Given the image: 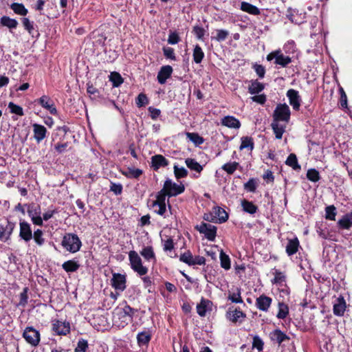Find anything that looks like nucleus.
Returning a JSON list of instances; mask_svg holds the SVG:
<instances>
[{
  "instance_id": "f257e3e1",
  "label": "nucleus",
  "mask_w": 352,
  "mask_h": 352,
  "mask_svg": "<svg viewBox=\"0 0 352 352\" xmlns=\"http://www.w3.org/2000/svg\"><path fill=\"white\" fill-rule=\"evenodd\" d=\"M138 312V309L131 307L125 304L123 307H118L114 314V320L118 322L116 319L120 321L119 326L124 327L133 322L134 315Z\"/></svg>"
},
{
  "instance_id": "f03ea898",
  "label": "nucleus",
  "mask_w": 352,
  "mask_h": 352,
  "mask_svg": "<svg viewBox=\"0 0 352 352\" xmlns=\"http://www.w3.org/2000/svg\"><path fill=\"white\" fill-rule=\"evenodd\" d=\"M61 245L69 252L75 253L80 249L82 243L76 234L67 233L63 236Z\"/></svg>"
},
{
  "instance_id": "7ed1b4c3",
  "label": "nucleus",
  "mask_w": 352,
  "mask_h": 352,
  "mask_svg": "<svg viewBox=\"0 0 352 352\" xmlns=\"http://www.w3.org/2000/svg\"><path fill=\"white\" fill-rule=\"evenodd\" d=\"M129 259L131 269L139 276H144L148 272V268L144 266L139 254L134 250L129 252Z\"/></svg>"
},
{
  "instance_id": "20e7f679",
  "label": "nucleus",
  "mask_w": 352,
  "mask_h": 352,
  "mask_svg": "<svg viewBox=\"0 0 352 352\" xmlns=\"http://www.w3.org/2000/svg\"><path fill=\"white\" fill-rule=\"evenodd\" d=\"M274 121L288 122L290 118V110L286 104H279L276 106L273 113Z\"/></svg>"
},
{
  "instance_id": "39448f33",
  "label": "nucleus",
  "mask_w": 352,
  "mask_h": 352,
  "mask_svg": "<svg viewBox=\"0 0 352 352\" xmlns=\"http://www.w3.org/2000/svg\"><path fill=\"white\" fill-rule=\"evenodd\" d=\"M195 229L201 234H204L208 240L210 241H214L217 234L216 226L202 222L200 225H197Z\"/></svg>"
},
{
  "instance_id": "423d86ee",
  "label": "nucleus",
  "mask_w": 352,
  "mask_h": 352,
  "mask_svg": "<svg viewBox=\"0 0 352 352\" xmlns=\"http://www.w3.org/2000/svg\"><path fill=\"white\" fill-rule=\"evenodd\" d=\"M180 261L188 264V265H204L206 263V258L204 256H193L190 251L185 252L184 254L180 255Z\"/></svg>"
},
{
  "instance_id": "0eeeda50",
  "label": "nucleus",
  "mask_w": 352,
  "mask_h": 352,
  "mask_svg": "<svg viewBox=\"0 0 352 352\" xmlns=\"http://www.w3.org/2000/svg\"><path fill=\"white\" fill-rule=\"evenodd\" d=\"M23 337L33 346H36L39 344L40 333L32 327H28L24 330Z\"/></svg>"
},
{
  "instance_id": "6e6552de",
  "label": "nucleus",
  "mask_w": 352,
  "mask_h": 352,
  "mask_svg": "<svg viewBox=\"0 0 352 352\" xmlns=\"http://www.w3.org/2000/svg\"><path fill=\"white\" fill-rule=\"evenodd\" d=\"M226 318L233 323H241L246 318V314L243 313L239 308L233 306L230 307L226 311Z\"/></svg>"
},
{
  "instance_id": "1a4fd4ad",
  "label": "nucleus",
  "mask_w": 352,
  "mask_h": 352,
  "mask_svg": "<svg viewBox=\"0 0 352 352\" xmlns=\"http://www.w3.org/2000/svg\"><path fill=\"white\" fill-rule=\"evenodd\" d=\"M164 187L166 190V192H168V197L177 196L182 193L185 190V187L183 184H177L169 179L165 181Z\"/></svg>"
},
{
  "instance_id": "9d476101",
  "label": "nucleus",
  "mask_w": 352,
  "mask_h": 352,
  "mask_svg": "<svg viewBox=\"0 0 352 352\" xmlns=\"http://www.w3.org/2000/svg\"><path fill=\"white\" fill-rule=\"evenodd\" d=\"M273 59H275V64L282 67H285L291 63V58L287 56L283 55L279 51L273 52L267 55V60H272Z\"/></svg>"
},
{
  "instance_id": "9b49d317",
  "label": "nucleus",
  "mask_w": 352,
  "mask_h": 352,
  "mask_svg": "<svg viewBox=\"0 0 352 352\" xmlns=\"http://www.w3.org/2000/svg\"><path fill=\"white\" fill-rule=\"evenodd\" d=\"M52 330L58 336H66L70 332V324L66 321L55 320L52 324Z\"/></svg>"
},
{
  "instance_id": "f8f14e48",
  "label": "nucleus",
  "mask_w": 352,
  "mask_h": 352,
  "mask_svg": "<svg viewBox=\"0 0 352 352\" xmlns=\"http://www.w3.org/2000/svg\"><path fill=\"white\" fill-rule=\"evenodd\" d=\"M14 228L15 223L9 221L6 226L0 224V240L5 242L10 240Z\"/></svg>"
},
{
  "instance_id": "ddd939ff",
  "label": "nucleus",
  "mask_w": 352,
  "mask_h": 352,
  "mask_svg": "<svg viewBox=\"0 0 352 352\" xmlns=\"http://www.w3.org/2000/svg\"><path fill=\"white\" fill-rule=\"evenodd\" d=\"M111 285L116 290H120L121 292L124 291L126 289L125 275L119 273L113 274V277L111 278Z\"/></svg>"
},
{
  "instance_id": "4468645a",
  "label": "nucleus",
  "mask_w": 352,
  "mask_h": 352,
  "mask_svg": "<svg viewBox=\"0 0 352 352\" xmlns=\"http://www.w3.org/2000/svg\"><path fill=\"white\" fill-rule=\"evenodd\" d=\"M19 226V236L25 242H29L32 239V231L30 225L28 222L23 221L20 222Z\"/></svg>"
},
{
  "instance_id": "2eb2a0df",
  "label": "nucleus",
  "mask_w": 352,
  "mask_h": 352,
  "mask_svg": "<svg viewBox=\"0 0 352 352\" xmlns=\"http://www.w3.org/2000/svg\"><path fill=\"white\" fill-rule=\"evenodd\" d=\"M173 73V68L170 65L162 66L157 74V80L161 85L166 82V80L170 77Z\"/></svg>"
},
{
  "instance_id": "dca6fc26",
  "label": "nucleus",
  "mask_w": 352,
  "mask_h": 352,
  "mask_svg": "<svg viewBox=\"0 0 352 352\" xmlns=\"http://www.w3.org/2000/svg\"><path fill=\"white\" fill-rule=\"evenodd\" d=\"M33 132H34V138L36 140L37 143L41 142L43 139L46 137L47 129L46 128L39 124H33Z\"/></svg>"
},
{
  "instance_id": "f3484780",
  "label": "nucleus",
  "mask_w": 352,
  "mask_h": 352,
  "mask_svg": "<svg viewBox=\"0 0 352 352\" xmlns=\"http://www.w3.org/2000/svg\"><path fill=\"white\" fill-rule=\"evenodd\" d=\"M38 103L48 110L51 114L56 115L57 110L51 99L47 96H43L38 99Z\"/></svg>"
},
{
  "instance_id": "a211bd4d",
  "label": "nucleus",
  "mask_w": 352,
  "mask_h": 352,
  "mask_svg": "<svg viewBox=\"0 0 352 352\" xmlns=\"http://www.w3.org/2000/svg\"><path fill=\"white\" fill-rule=\"evenodd\" d=\"M346 310V302L342 296L337 298L336 302L333 305V314L337 316H342L344 315Z\"/></svg>"
},
{
  "instance_id": "6ab92c4d",
  "label": "nucleus",
  "mask_w": 352,
  "mask_h": 352,
  "mask_svg": "<svg viewBox=\"0 0 352 352\" xmlns=\"http://www.w3.org/2000/svg\"><path fill=\"white\" fill-rule=\"evenodd\" d=\"M151 164L154 170H157L160 167L168 165V161L162 155H155L151 157Z\"/></svg>"
},
{
  "instance_id": "aec40b11",
  "label": "nucleus",
  "mask_w": 352,
  "mask_h": 352,
  "mask_svg": "<svg viewBox=\"0 0 352 352\" xmlns=\"http://www.w3.org/2000/svg\"><path fill=\"white\" fill-rule=\"evenodd\" d=\"M287 96L288 97L289 104L293 107V109L298 110L300 104L298 92L294 89H291L287 91Z\"/></svg>"
},
{
  "instance_id": "412c9836",
  "label": "nucleus",
  "mask_w": 352,
  "mask_h": 352,
  "mask_svg": "<svg viewBox=\"0 0 352 352\" xmlns=\"http://www.w3.org/2000/svg\"><path fill=\"white\" fill-rule=\"evenodd\" d=\"M221 124L231 129H239L241 126L240 121L234 116H227L221 119Z\"/></svg>"
},
{
  "instance_id": "4be33fe9",
  "label": "nucleus",
  "mask_w": 352,
  "mask_h": 352,
  "mask_svg": "<svg viewBox=\"0 0 352 352\" xmlns=\"http://www.w3.org/2000/svg\"><path fill=\"white\" fill-rule=\"evenodd\" d=\"M272 302V299L270 297L262 295L258 297L256 300V305L258 309L267 311Z\"/></svg>"
},
{
  "instance_id": "5701e85b",
  "label": "nucleus",
  "mask_w": 352,
  "mask_h": 352,
  "mask_svg": "<svg viewBox=\"0 0 352 352\" xmlns=\"http://www.w3.org/2000/svg\"><path fill=\"white\" fill-rule=\"evenodd\" d=\"M342 229H349L352 226V212L344 214L338 222Z\"/></svg>"
},
{
  "instance_id": "b1692460",
  "label": "nucleus",
  "mask_w": 352,
  "mask_h": 352,
  "mask_svg": "<svg viewBox=\"0 0 352 352\" xmlns=\"http://www.w3.org/2000/svg\"><path fill=\"white\" fill-rule=\"evenodd\" d=\"M265 88L264 84L258 82L257 80L250 81L248 87V91L252 95L257 94L261 92Z\"/></svg>"
},
{
  "instance_id": "393cba45",
  "label": "nucleus",
  "mask_w": 352,
  "mask_h": 352,
  "mask_svg": "<svg viewBox=\"0 0 352 352\" xmlns=\"http://www.w3.org/2000/svg\"><path fill=\"white\" fill-rule=\"evenodd\" d=\"M241 10L253 15H258L261 14L260 10L256 6L245 1L241 3Z\"/></svg>"
},
{
  "instance_id": "a878e982",
  "label": "nucleus",
  "mask_w": 352,
  "mask_h": 352,
  "mask_svg": "<svg viewBox=\"0 0 352 352\" xmlns=\"http://www.w3.org/2000/svg\"><path fill=\"white\" fill-rule=\"evenodd\" d=\"M270 338L272 341L280 344L286 340H289V338L279 329H276L270 333Z\"/></svg>"
},
{
  "instance_id": "bb28decb",
  "label": "nucleus",
  "mask_w": 352,
  "mask_h": 352,
  "mask_svg": "<svg viewBox=\"0 0 352 352\" xmlns=\"http://www.w3.org/2000/svg\"><path fill=\"white\" fill-rule=\"evenodd\" d=\"M140 254L147 261H156L155 255L153 251V249L151 246L144 247L141 251Z\"/></svg>"
},
{
  "instance_id": "cd10ccee",
  "label": "nucleus",
  "mask_w": 352,
  "mask_h": 352,
  "mask_svg": "<svg viewBox=\"0 0 352 352\" xmlns=\"http://www.w3.org/2000/svg\"><path fill=\"white\" fill-rule=\"evenodd\" d=\"M213 212L215 214V218H217L219 221V223H224L228 219V214L226 212V210L221 207H215L213 209Z\"/></svg>"
},
{
  "instance_id": "c85d7f7f",
  "label": "nucleus",
  "mask_w": 352,
  "mask_h": 352,
  "mask_svg": "<svg viewBox=\"0 0 352 352\" xmlns=\"http://www.w3.org/2000/svg\"><path fill=\"white\" fill-rule=\"evenodd\" d=\"M62 267L67 272H74L78 270L80 265L77 261L69 260L63 263Z\"/></svg>"
},
{
  "instance_id": "c756f323",
  "label": "nucleus",
  "mask_w": 352,
  "mask_h": 352,
  "mask_svg": "<svg viewBox=\"0 0 352 352\" xmlns=\"http://www.w3.org/2000/svg\"><path fill=\"white\" fill-rule=\"evenodd\" d=\"M298 246L299 242L296 238L289 240L288 243L286 245V252L289 256L293 255L298 251Z\"/></svg>"
},
{
  "instance_id": "7c9ffc66",
  "label": "nucleus",
  "mask_w": 352,
  "mask_h": 352,
  "mask_svg": "<svg viewBox=\"0 0 352 352\" xmlns=\"http://www.w3.org/2000/svg\"><path fill=\"white\" fill-rule=\"evenodd\" d=\"M22 23L24 28L28 30L32 37H38L39 36L38 31H34L33 22H31L28 18H23L22 19Z\"/></svg>"
},
{
  "instance_id": "2f4dec72",
  "label": "nucleus",
  "mask_w": 352,
  "mask_h": 352,
  "mask_svg": "<svg viewBox=\"0 0 352 352\" xmlns=\"http://www.w3.org/2000/svg\"><path fill=\"white\" fill-rule=\"evenodd\" d=\"M241 206L245 212L251 214L256 213L258 210V207L255 204L245 199L241 201Z\"/></svg>"
},
{
  "instance_id": "473e14b6",
  "label": "nucleus",
  "mask_w": 352,
  "mask_h": 352,
  "mask_svg": "<svg viewBox=\"0 0 352 352\" xmlns=\"http://www.w3.org/2000/svg\"><path fill=\"white\" fill-rule=\"evenodd\" d=\"M0 23L1 25L8 27L10 29L16 28L18 25L16 20L6 16H3L0 19Z\"/></svg>"
},
{
  "instance_id": "72a5a7b5",
  "label": "nucleus",
  "mask_w": 352,
  "mask_h": 352,
  "mask_svg": "<svg viewBox=\"0 0 352 352\" xmlns=\"http://www.w3.org/2000/svg\"><path fill=\"white\" fill-rule=\"evenodd\" d=\"M185 163L188 168L197 173H201L203 170V167L194 159L186 158Z\"/></svg>"
},
{
  "instance_id": "f704fd0d",
  "label": "nucleus",
  "mask_w": 352,
  "mask_h": 352,
  "mask_svg": "<svg viewBox=\"0 0 352 352\" xmlns=\"http://www.w3.org/2000/svg\"><path fill=\"white\" fill-rule=\"evenodd\" d=\"M271 126L275 134L276 138L281 139L283 134L285 132V126L280 125L278 122L274 120L271 124Z\"/></svg>"
},
{
  "instance_id": "c9c22d12",
  "label": "nucleus",
  "mask_w": 352,
  "mask_h": 352,
  "mask_svg": "<svg viewBox=\"0 0 352 352\" xmlns=\"http://www.w3.org/2000/svg\"><path fill=\"white\" fill-rule=\"evenodd\" d=\"M186 135L195 146H199L204 142V139L197 133L187 132Z\"/></svg>"
},
{
  "instance_id": "e433bc0d",
  "label": "nucleus",
  "mask_w": 352,
  "mask_h": 352,
  "mask_svg": "<svg viewBox=\"0 0 352 352\" xmlns=\"http://www.w3.org/2000/svg\"><path fill=\"white\" fill-rule=\"evenodd\" d=\"M142 170L139 168H128L126 171H123L122 174L127 178L138 179L142 174Z\"/></svg>"
},
{
  "instance_id": "4c0bfd02",
  "label": "nucleus",
  "mask_w": 352,
  "mask_h": 352,
  "mask_svg": "<svg viewBox=\"0 0 352 352\" xmlns=\"http://www.w3.org/2000/svg\"><path fill=\"white\" fill-rule=\"evenodd\" d=\"M210 303V301L208 300H205L204 298L201 299L199 304L197 305V314L201 317L206 316V311H207V307Z\"/></svg>"
},
{
  "instance_id": "58836bf2",
  "label": "nucleus",
  "mask_w": 352,
  "mask_h": 352,
  "mask_svg": "<svg viewBox=\"0 0 352 352\" xmlns=\"http://www.w3.org/2000/svg\"><path fill=\"white\" fill-rule=\"evenodd\" d=\"M285 163L295 170H300V166L298 164L296 155L294 153L289 154Z\"/></svg>"
},
{
  "instance_id": "ea45409f",
  "label": "nucleus",
  "mask_w": 352,
  "mask_h": 352,
  "mask_svg": "<svg viewBox=\"0 0 352 352\" xmlns=\"http://www.w3.org/2000/svg\"><path fill=\"white\" fill-rule=\"evenodd\" d=\"M151 334L146 331H142L137 336L138 343L140 346L147 344L151 340Z\"/></svg>"
},
{
  "instance_id": "a19ab883",
  "label": "nucleus",
  "mask_w": 352,
  "mask_h": 352,
  "mask_svg": "<svg viewBox=\"0 0 352 352\" xmlns=\"http://www.w3.org/2000/svg\"><path fill=\"white\" fill-rule=\"evenodd\" d=\"M192 56L196 63H200L202 61L204 57V53L199 45H197L195 46Z\"/></svg>"
},
{
  "instance_id": "79ce46f5",
  "label": "nucleus",
  "mask_w": 352,
  "mask_h": 352,
  "mask_svg": "<svg viewBox=\"0 0 352 352\" xmlns=\"http://www.w3.org/2000/svg\"><path fill=\"white\" fill-rule=\"evenodd\" d=\"M10 8L17 14L25 16L28 14V10L22 3H13L11 4Z\"/></svg>"
},
{
  "instance_id": "37998d69",
  "label": "nucleus",
  "mask_w": 352,
  "mask_h": 352,
  "mask_svg": "<svg viewBox=\"0 0 352 352\" xmlns=\"http://www.w3.org/2000/svg\"><path fill=\"white\" fill-rule=\"evenodd\" d=\"M166 196H168V192H166V190L163 186V188L157 194V199L153 202V206H155L157 204H166Z\"/></svg>"
},
{
  "instance_id": "c03bdc74",
  "label": "nucleus",
  "mask_w": 352,
  "mask_h": 352,
  "mask_svg": "<svg viewBox=\"0 0 352 352\" xmlns=\"http://www.w3.org/2000/svg\"><path fill=\"white\" fill-rule=\"evenodd\" d=\"M220 261L221 267L226 270L230 269V259L223 250L220 252Z\"/></svg>"
},
{
  "instance_id": "a18cd8bd",
  "label": "nucleus",
  "mask_w": 352,
  "mask_h": 352,
  "mask_svg": "<svg viewBox=\"0 0 352 352\" xmlns=\"http://www.w3.org/2000/svg\"><path fill=\"white\" fill-rule=\"evenodd\" d=\"M239 164L236 162L231 163H226L223 164L221 168L225 170L228 174L232 175L238 168Z\"/></svg>"
},
{
  "instance_id": "49530a36",
  "label": "nucleus",
  "mask_w": 352,
  "mask_h": 352,
  "mask_svg": "<svg viewBox=\"0 0 352 352\" xmlns=\"http://www.w3.org/2000/svg\"><path fill=\"white\" fill-rule=\"evenodd\" d=\"M110 80L112 82L113 86L116 87L123 82V78L121 75L116 72L111 73Z\"/></svg>"
},
{
  "instance_id": "de8ad7c7",
  "label": "nucleus",
  "mask_w": 352,
  "mask_h": 352,
  "mask_svg": "<svg viewBox=\"0 0 352 352\" xmlns=\"http://www.w3.org/2000/svg\"><path fill=\"white\" fill-rule=\"evenodd\" d=\"M237 292L236 293H229L228 299L229 300H231L232 302L234 303H243V299L241 296V289L236 288Z\"/></svg>"
},
{
  "instance_id": "09e8293b",
  "label": "nucleus",
  "mask_w": 352,
  "mask_h": 352,
  "mask_svg": "<svg viewBox=\"0 0 352 352\" xmlns=\"http://www.w3.org/2000/svg\"><path fill=\"white\" fill-rule=\"evenodd\" d=\"M325 217L327 219L335 220L337 214L336 208L333 206H329L325 208Z\"/></svg>"
},
{
  "instance_id": "8fccbe9b",
  "label": "nucleus",
  "mask_w": 352,
  "mask_h": 352,
  "mask_svg": "<svg viewBox=\"0 0 352 352\" xmlns=\"http://www.w3.org/2000/svg\"><path fill=\"white\" fill-rule=\"evenodd\" d=\"M249 148L251 151L254 148V142L252 139L249 137H243L241 138V144L240 146V150Z\"/></svg>"
},
{
  "instance_id": "3c124183",
  "label": "nucleus",
  "mask_w": 352,
  "mask_h": 352,
  "mask_svg": "<svg viewBox=\"0 0 352 352\" xmlns=\"http://www.w3.org/2000/svg\"><path fill=\"white\" fill-rule=\"evenodd\" d=\"M43 231L40 229H37L34 232L32 237L34 239L35 243L38 245H43L45 243V239L43 237Z\"/></svg>"
},
{
  "instance_id": "603ef678",
  "label": "nucleus",
  "mask_w": 352,
  "mask_h": 352,
  "mask_svg": "<svg viewBox=\"0 0 352 352\" xmlns=\"http://www.w3.org/2000/svg\"><path fill=\"white\" fill-rule=\"evenodd\" d=\"M173 168L177 179L184 178L188 175V170L184 167L179 168L177 165H174Z\"/></svg>"
},
{
  "instance_id": "864d4df0",
  "label": "nucleus",
  "mask_w": 352,
  "mask_h": 352,
  "mask_svg": "<svg viewBox=\"0 0 352 352\" xmlns=\"http://www.w3.org/2000/svg\"><path fill=\"white\" fill-rule=\"evenodd\" d=\"M8 108L10 109V112L12 113H14V114H16L20 116L23 115V108L21 107L14 104L12 102H9Z\"/></svg>"
},
{
  "instance_id": "5fc2aeb1",
  "label": "nucleus",
  "mask_w": 352,
  "mask_h": 352,
  "mask_svg": "<svg viewBox=\"0 0 352 352\" xmlns=\"http://www.w3.org/2000/svg\"><path fill=\"white\" fill-rule=\"evenodd\" d=\"M229 35V32L226 30H217V35L212 38L215 39L217 41L222 42L225 41Z\"/></svg>"
},
{
  "instance_id": "6e6d98bb",
  "label": "nucleus",
  "mask_w": 352,
  "mask_h": 352,
  "mask_svg": "<svg viewBox=\"0 0 352 352\" xmlns=\"http://www.w3.org/2000/svg\"><path fill=\"white\" fill-rule=\"evenodd\" d=\"M87 349V341L85 339L80 338L77 343V346L75 349V352H86Z\"/></svg>"
},
{
  "instance_id": "4d7b16f0",
  "label": "nucleus",
  "mask_w": 352,
  "mask_h": 352,
  "mask_svg": "<svg viewBox=\"0 0 352 352\" xmlns=\"http://www.w3.org/2000/svg\"><path fill=\"white\" fill-rule=\"evenodd\" d=\"M135 102L138 107H142L148 103V100L145 94H140L136 98Z\"/></svg>"
},
{
  "instance_id": "13d9d810",
  "label": "nucleus",
  "mask_w": 352,
  "mask_h": 352,
  "mask_svg": "<svg viewBox=\"0 0 352 352\" xmlns=\"http://www.w3.org/2000/svg\"><path fill=\"white\" fill-rule=\"evenodd\" d=\"M288 314V307L283 303H279V310L277 314V317L280 319L285 318Z\"/></svg>"
},
{
  "instance_id": "bf43d9fd",
  "label": "nucleus",
  "mask_w": 352,
  "mask_h": 352,
  "mask_svg": "<svg viewBox=\"0 0 352 352\" xmlns=\"http://www.w3.org/2000/svg\"><path fill=\"white\" fill-rule=\"evenodd\" d=\"M263 342L258 336H255L253 338L252 347L256 349L258 351H261L263 349Z\"/></svg>"
},
{
  "instance_id": "052dcab7",
  "label": "nucleus",
  "mask_w": 352,
  "mask_h": 352,
  "mask_svg": "<svg viewBox=\"0 0 352 352\" xmlns=\"http://www.w3.org/2000/svg\"><path fill=\"white\" fill-rule=\"evenodd\" d=\"M28 213L30 217L40 216V214H41L40 206H30L28 208Z\"/></svg>"
},
{
  "instance_id": "680f3d73",
  "label": "nucleus",
  "mask_w": 352,
  "mask_h": 352,
  "mask_svg": "<svg viewBox=\"0 0 352 352\" xmlns=\"http://www.w3.org/2000/svg\"><path fill=\"white\" fill-rule=\"evenodd\" d=\"M179 36L177 33L171 32L168 38V43L170 45H175L179 42Z\"/></svg>"
},
{
  "instance_id": "e2e57ef3",
  "label": "nucleus",
  "mask_w": 352,
  "mask_h": 352,
  "mask_svg": "<svg viewBox=\"0 0 352 352\" xmlns=\"http://www.w3.org/2000/svg\"><path fill=\"white\" fill-rule=\"evenodd\" d=\"M164 55L167 58H170L171 60H175L176 57L175 55L174 50L169 47H164L163 48Z\"/></svg>"
},
{
  "instance_id": "0e129e2a",
  "label": "nucleus",
  "mask_w": 352,
  "mask_h": 352,
  "mask_svg": "<svg viewBox=\"0 0 352 352\" xmlns=\"http://www.w3.org/2000/svg\"><path fill=\"white\" fill-rule=\"evenodd\" d=\"M110 190L116 195H120L122 192V186L120 184L111 182Z\"/></svg>"
},
{
  "instance_id": "69168bd1",
  "label": "nucleus",
  "mask_w": 352,
  "mask_h": 352,
  "mask_svg": "<svg viewBox=\"0 0 352 352\" xmlns=\"http://www.w3.org/2000/svg\"><path fill=\"white\" fill-rule=\"evenodd\" d=\"M244 188L250 192H255L256 188V182L254 179H250L244 184Z\"/></svg>"
},
{
  "instance_id": "338daca9",
  "label": "nucleus",
  "mask_w": 352,
  "mask_h": 352,
  "mask_svg": "<svg viewBox=\"0 0 352 352\" xmlns=\"http://www.w3.org/2000/svg\"><path fill=\"white\" fill-rule=\"evenodd\" d=\"M320 179L319 172L314 168L309 169V181L316 182Z\"/></svg>"
},
{
  "instance_id": "774afa93",
  "label": "nucleus",
  "mask_w": 352,
  "mask_h": 352,
  "mask_svg": "<svg viewBox=\"0 0 352 352\" xmlns=\"http://www.w3.org/2000/svg\"><path fill=\"white\" fill-rule=\"evenodd\" d=\"M27 292H28V288L27 287H25L23 289V291L20 294V302H19V305H21V306H25L27 302H28V294H27Z\"/></svg>"
}]
</instances>
